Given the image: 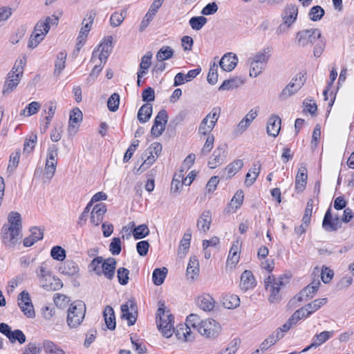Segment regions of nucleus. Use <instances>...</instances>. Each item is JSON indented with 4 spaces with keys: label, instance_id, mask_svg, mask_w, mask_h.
Wrapping results in <instances>:
<instances>
[{
    "label": "nucleus",
    "instance_id": "obj_31",
    "mask_svg": "<svg viewBox=\"0 0 354 354\" xmlns=\"http://www.w3.org/2000/svg\"><path fill=\"white\" fill-rule=\"evenodd\" d=\"M199 274V262L196 256L191 257L187 268V276L192 280Z\"/></svg>",
    "mask_w": 354,
    "mask_h": 354
},
{
    "label": "nucleus",
    "instance_id": "obj_42",
    "mask_svg": "<svg viewBox=\"0 0 354 354\" xmlns=\"http://www.w3.org/2000/svg\"><path fill=\"white\" fill-rule=\"evenodd\" d=\"M176 337L178 339H183L185 341H189L192 339L191 329L187 326L179 325L175 331Z\"/></svg>",
    "mask_w": 354,
    "mask_h": 354
},
{
    "label": "nucleus",
    "instance_id": "obj_61",
    "mask_svg": "<svg viewBox=\"0 0 354 354\" xmlns=\"http://www.w3.org/2000/svg\"><path fill=\"white\" fill-rule=\"evenodd\" d=\"M20 158V152L16 151L15 153H12L10 156L9 164L8 166V171L13 172L16 167L18 166Z\"/></svg>",
    "mask_w": 354,
    "mask_h": 354
},
{
    "label": "nucleus",
    "instance_id": "obj_2",
    "mask_svg": "<svg viewBox=\"0 0 354 354\" xmlns=\"http://www.w3.org/2000/svg\"><path fill=\"white\" fill-rule=\"evenodd\" d=\"M26 62L25 56L19 57L15 62L11 71L8 73L3 84L2 94L7 95L12 93L18 86L24 74Z\"/></svg>",
    "mask_w": 354,
    "mask_h": 354
},
{
    "label": "nucleus",
    "instance_id": "obj_33",
    "mask_svg": "<svg viewBox=\"0 0 354 354\" xmlns=\"http://www.w3.org/2000/svg\"><path fill=\"white\" fill-rule=\"evenodd\" d=\"M243 84V80L239 77H235L225 80L219 86V91H230L239 87Z\"/></svg>",
    "mask_w": 354,
    "mask_h": 354
},
{
    "label": "nucleus",
    "instance_id": "obj_46",
    "mask_svg": "<svg viewBox=\"0 0 354 354\" xmlns=\"http://www.w3.org/2000/svg\"><path fill=\"white\" fill-rule=\"evenodd\" d=\"M132 234L136 240L142 239L149 235V230L147 225L142 224L136 227Z\"/></svg>",
    "mask_w": 354,
    "mask_h": 354
},
{
    "label": "nucleus",
    "instance_id": "obj_7",
    "mask_svg": "<svg viewBox=\"0 0 354 354\" xmlns=\"http://www.w3.org/2000/svg\"><path fill=\"white\" fill-rule=\"evenodd\" d=\"M298 15V9L296 6L287 5L282 13L283 23L277 28L278 33H282L290 28L296 21Z\"/></svg>",
    "mask_w": 354,
    "mask_h": 354
},
{
    "label": "nucleus",
    "instance_id": "obj_24",
    "mask_svg": "<svg viewBox=\"0 0 354 354\" xmlns=\"http://www.w3.org/2000/svg\"><path fill=\"white\" fill-rule=\"evenodd\" d=\"M331 212L332 208L330 206L324 214L322 225L323 229L328 232H336L338 230V228L337 227L335 223L333 221Z\"/></svg>",
    "mask_w": 354,
    "mask_h": 354
},
{
    "label": "nucleus",
    "instance_id": "obj_35",
    "mask_svg": "<svg viewBox=\"0 0 354 354\" xmlns=\"http://www.w3.org/2000/svg\"><path fill=\"white\" fill-rule=\"evenodd\" d=\"M152 53L147 52L141 59V62L140 64V71L138 72L137 75L139 76V78H141L143 75L146 74L148 71L149 68L151 64V58H152Z\"/></svg>",
    "mask_w": 354,
    "mask_h": 354
},
{
    "label": "nucleus",
    "instance_id": "obj_27",
    "mask_svg": "<svg viewBox=\"0 0 354 354\" xmlns=\"http://www.w3.org/2000/svg\"><path fill=\"white\" fill-rule=\"evenodd\" d=\"M41 348L46 354H66L59 346L49 339H45L42 342Z\"/></svg>",
    "mask_w": 354,
    "mask_h": 354
},
{
    "label": "nucleus",
    "instance_id": "obj_44",
    "mask_svg": "<svg viewBox=\"0 0 354 354\" xmlns=\"http://www.w3.org/2000/svg\"><path fill=\"white\" fill-rule=\"evenodd\" d=\"M239 243L236 242V243H233L232 245L229 255L227 257V263L232 264L233 266L236 265L239 260Z\"/></svg>",
    "mask_w": 354,
    "mask_h": 354
},
{
    "label": "nucleus",
    "instance_id": "obj_37",
    "mask_svg": "<svg viewBox=\"0 0 354 354\" xmlns=\"http://www.w3.org/2000/svg\"><path fill=\"white\" fill-rule=\"evenodd\" d=\"M67 53L66 51H61L57 54V59L55 63V74L59 75L65 68Z\"/></svg>",
    "mask_w": 354,
    "mask_h": 354
},
{
    "label": "nucleus",
    "instance_id": "obj_10",
    "mask_svg": "<svg viewBox=\"0 0 354 354\" xmlns=\"http://www.w3.org/2000/svg\"><path fill=\"white\" fill-rule=\"evenodd\" d=\"M48 31L49 27H48L47 25L45 24L37 23L34 28V30L29 38L28 47L32 49L36 48L44 39Z\"/></svg>",
    "mask_w": 354,
    "mask_h": 354
},
{
    "label": "nucleus",
    "instance_id": "obj_59",
    "mask_svg": "<svg viewBox=\"0 0 354 354\" xmlns=\"http://www.w3.org/2000/svg\"><path fill=\"white\" fill-rule=\"evenodd\" d=\"M121 240L119 237H114L112 239L109 245V251L113 255H118L120 254L121 248Z\"/></svg>",
    "mask_w": 354,
    "mask_h": 354
},
{
    "label": "nucleus",
    "instance_id": "obj_54",
    "mask_svg": "<svg viewBox=\"0 0 354 354\" xmlns=\"http://www.w3.org/2000/svg\"><path fill=\"white\" fill-rule=\"evenodd\" d=\"M125 11L113 12L110 17L111 26L114 28L119 26L125 19Z\"/></svg>",
    "mask_w": 354,
    "mask_h": 354
},
{
    "label": "nucleus",
    "instance_id": "obj_47",
    "mask_svg": "<svg viewBox=\"0 0 354 354\" xmlns=\"http://www.w3.org/2000/svg\"><path fill=\"white\" fill-rule=\"evenodd\" d=\"M36 274L40 283L44 279L46 278L50 279L49 276L52 274V272L48 268L46 263L44 262L37 268Z\"/></svg>",
    "mask_w": 354,
    "mask_h": 354
},
{
    "label": "nucleus",
    "instance_id": "obj_22",
    "mask_svg": "<svg viewBox=\"0 0 354 354\" xmlns=\"http://www.w3.org/2000/svg\"><path fill=\"white\" fill-rule=\"evenodd\" d=\"M307 169L304 166H301L295 178V189L298 192L304 190L307 183Z\"/></svg>",
    "mask_w": 354,
    "mask_h": 354
},
{
    "label": "nucleus",
    "instance_id": "obj_19",
    "mask_svg": "<svg viewBox=\"0 0 354 354\" xmlns=\"http://www.w3.org/2000/svg\"><path fill=\"white\" fill-rule=\"evenodd\" d=\"M281 118L277 115H272L267 123L266 131L269 136L277 137L281 129Z\"/></svg>",
    "mask_w": 354,
    "mask_h": 354
},
{
    "label": "nucleus",
    "instance_id": "obj_51",
    "mask_svg": "<svg viewBox=\"0 0 354 354\" xmlns=\"http://www.w3.org/2000/svg\"><path fill=\"white\" fill-rule=\"evenodd\" d=\"M207 23V19L205 17H193L189 19V24L192 29L196 30H201Z\"/></svg>",
    "mask_w": 354,
    "mask_h": 354
},
{
    "label": "nucleus",
    "instance_id": "obj_13",
    "mask_svg": "<svg viewBox=\"0 0 354 354\" xmlns=\"http://www.w3.org/2000/svg\"><path fill=\"white\" fill-rule=\"evenodd\" d=\"M117 261L115 259L109 257L104 260L100 270V276L104 275L107 279L111 280L115 277Z\"/></svg>",
    "mask_w": 354,
    "mask_h": 354
},
{
    "label": "nucleus",
    "instance_id": "obj_43",
    "mask_svg": "<svg viewBox=\"0 0 354 354\" xmlns=\"http://www.w3.org/2000/svg\"><path fill=\"white\" fill-rule=\"evenodd\" d=\"M203 319H201V317L197 314H190L186 319L185 326H187L189 329L193 328L196 329L198 332L199 326H201Z\"/></svg>",
    "mask_w": 354,
    "mask_h": 354
},
{
    "label": "nucleus",
    "instance_id": "obj_20",
    "mask_svg": "<svg viewBox=\"0 0 354 354\" xmlns=\"http://www.w3.org/2000/svg\"><path fill=\"white\" fill-rule=\"evenodd\" d=\"M212 213L209 210L203 211L197 220L196 226L198 230L206 232L210 228Z\"/></svg>",
    "mask_w": 354,
    "mask_h": 354
},
{
    "label": "nucleus",
    "instance_id": "obj_15",
    "mask_svg": "<svg viewBox=\"0 0 354 354\" xmlns=\"http://www.w3.org/2000/svg\"><path fill=\"white\" fill-rule=\"evenodd\" d=\"M237 64L238 57L232 53H225L219 62L221 68L227 72L232 71L236 66Z\"/></svg>",
    "mask_w": 354,
    "mask_h": 354
},
{
    "label": "nucleus",
    "instance_id": "obj_5",
    "mask_svg": "<svg viewBox=\"0 0 354 354\" xmlns=\"http://www.w3.org/2000/svg\"><path fill=\"white\" fill-rule=\"evenodd\" d=\"M305 73H299L295 75L291 82L282 90L279 97L286 99L297 93L305 84Z\"/></svg>",
    "mask_w": 354,
    "mask_h": 354
},
{
    "label": "nucleus",
    "instance_id": "obj_55",
    "mask_svg": "<svg viewBox=\"0 0 354 354\" xmlns=\"http://www.w3.org/2000/svg\"><path fill=\"white\" fill-rule=\"evenodd\" d=\"M11 343L18 342L19 344H22L26 342V337L22 330L16 329L10 333V337L8 338Z\"/></svg>",
    "mask_w": 354,
    "mask_h": 354
},
{
    "label": "nucleus",
    "instance_id": "obj_26",
    "mask_svg": "<svg viewBox=\"0 0 354 354\" xmlns=\"http://www.w3.org/2000/svg\"><path fill=\"white\" fill-rule=\"evenodd\" d=\"M91 29V26L82 21V27L80 30L79 35L77 39L76 50L74 53H78L81 48L84 45L88 34Z\"/></svg>",
    "mask_w": 354,
    "mask_h": 354
},
{
    "label": "nucleus",
    "instance_id": "obj_12",
    "mask_svg": "<svg viewBox=\"0 0 354 354\" xmlns=\"http://www.w3.org/2000/svg\"><path fill=\"white\" fill-rule=\"evenodd\" d=\"M320 282L319 281H314L304 288H303L295 297L297 301H307L313 298L315 294L317 292Z\"/></svg>",
    "mask_w": 354,
    "mask_h": 354
},
{
    "label": "nucleus",
    "instance_id": "obj_25",
    "mask_svg": "<svg viewBox=\"0 0 354 354\" xmlns=\"http://www.w3.org/2000/svg\"><path fill=\"white\" fill-rule=\"evenodd\" d=\"M214 300L208 294H204L198 297L196 299L197 306L204 311H211L214 307Z\"/></svg>",
    "mask_w": 354,
    "mask_h": 354
},
{
    "label": "nucleus",
    "instance_id": "obj_16",
    "mask_svg": "<svg viewBox=\"0 0 354 354\" xmlns=\"http://www.w3.org/2000/svg\"><path fill=\"white\" fill-rule=\"evenodd\" d=\"M243 167V162L237 159L230 163L225 169H222L219 175L221 178H231Z\"/></svg>",
    "mask_w": 354,
    "mask_h": 354
},
{
    "label": "nucleus",
    "instance_id": "obj_6",
    "mask_svg": "<svg viewBox=\"0 0 354 354\" xmlns=\"http://www.w3.org/2000/svg\"><path fill=\"white\" fill-rule=\"evenodd\" d=\"M1 236L3 243L9 248H14L21 239V231L10 227H2Z\"/></svg>",
    "mask_w": 354,
    "mask_h": 354
},
{
    "label": "nucleus",
    "instance_id": "obj_40",
    "mask_svg": "<svg viewBox=\"0 0 354 354\" xmlns=\"http://www.w3.org/2000/svg\"><path fill=\"white\" fill-rule=\"evenodd\" d=\"M283 285L282 278L279 279V283H274L270 287V295L269 297V301L270 303L278 302L281 299L280 286Z\"/></svg>",
    "mask_w": 354,
    "mask_h": 354
},
{
    "label": "nucleus",
    "instance_id": "obj_50",
    "mask_svg": "<svg viewBox=\"0 0 354 354\" xmlns=\"http://www.w3.org/2000/svg\"><path fill=\"white\" fill-rule=\"evenodd\" d=\"M168 120V115L165 109L160 110L157 115L155 118L153 124L155 126H159L161 127V125H162V129H165V126Z\"/></svg>",
    "mask_w": 354,
    "mask_h": 354
},
{
    "label": "nucleus",
    "instance_id": "obj_52",
    "mask_svg": "<svg viewBox=\"0 0 354 354\" xmlns=\"http://www.w3.org/2000/svg\"><path fill=\"white\" fill-rule=\"evenodd\" d=\"M50 256L55 260L62 261L66 258V251L61 246L56 245L52 248Z\"/></svg>",
    "mask_w": 354,
    "mask_h": 354
},
{
    "label": "nucleus",
    "instance_id": "obj_41",
    "mask_svg": "<svg viewBox=\"0 0 354 354\" xmlns=\"http://www.w3.org/2000/svg\"><path fill=\"white\" fill-rule=\"evenodd\" d=\"M142 158L144 159V161L138 169V172L140 174L147 170L156 161L157 157L151 153L147 154L145 151L142 155Z\"/></svg>",
    "mask_w": 354,
    "mask_h": 354
},
{
    "label": "nucleus",
    "instance_id": "obj_28",
    "mask_svg": "<svg viewBox=\"0 0 354 354\" xmlns=\"http://www.w3.org/2000/svg\"><path fill=\"white\" fill-rule=\"evenodd\" d=\"M30 232V236L24 240V245L25 247H30L35 242L43 239L44 232L37 227H31Z\"/></svg>",
    "mask_w": 354,
    "mask_h": 354
},
{
    "label": "nucleus",
    "instance_id": "obj_4",
    "mask_svg": "<svg viewBox=\"0 0 354 354\" xmlns=\"http://www.w3.org/2000/svg\"><path fill=\"white\" fill-rule=\"evenodd\" d=\"M86 306L82 301L73 303L68 310L67 323L71 328H76L82 322Z\"/></svg>",
    "mask_w": 354,
    "mask_h": 354
},
{
    "label": "nucleus",
    "instance_id": "obj_45",
    "mask_svg": "<svg viewBox=\"0 0 354 354\" xmlns=\"http://www.w3.org/2000/svg\"><path fill=\"white\" fill-rule=\"evenodd\" d=\"M174 55L173 49L168 46H162L156 54L158 61H164L169 59Z\"/></svg>",
    "mask_w": 354,
    "mask_h": 354
},
{
    "label": "nucleus",
    "instance_id": "obj_3",
    "mask_svg": "<svg viewBox=\"0 0 354 354\" xmlns=\"http://www.w3.org/2000/svg\"><path fill=\"white\" fill-rule=\"evenodd\" d=\"M174 317L169 311L166 312L164 304H162L156 312V324L162 335L167 338L170 337L174 330Z\"/></svg>",
    "mask_w": 354,
    "mask_h": 354
},
{
    "label": "nucleus",
    "instance_id": "obj_39",
    "mask_svg": "<svg viewBox=\"0 0 354 354\" xmlns=\"http://www.w3.org/2000/svg\"><path fill=\"white\" fill-rule=\"evenodd\" d=\"M250 68V76L256 77L259 75L265 68V65L260 64L257 61L252 58H249L248 60Z\"/></svg>",
    "mask_w": 354,
    "mask_h": 354
},
{
    "label": "nucleus",
    "instance_id": "obj_38",
    "mask_svg": "<svg viewBox=\"0 0 354 354\" xmlns=\"http://www.w3.org/2000/svg\"><path fill=\"white\" fill-rule=\"evenodd\" d=\"M223 304L228 309L236 308L240 305V299L236 295H226L223 299Z\"/></svg>",
    "mask_w": 354,
    "mask_h": 354
},
{
    "label": "nucleus",
    "instance_id": "obj_8",
    "mask_svg": "<svg viewBox=\"0 0 354 354\" xmlns=\"http://www.w3.org/2000/svg\"><path fill=\"white\" fill-rule=\"evenodd\" d=\"M221 330V326L213 319H204L201 326H199L198 333L207 338L216 337Z\"/></svg>",
    "mask_w": 354,
    "mask_h": 354
},
{
    "label": "nucleus",
    "instance_id": "obj_34",
    "mask_svg": "<svg viewBox=\"0 0 354 354\" xmlns=\"http://www.w3.org/2000/svg\"><path fill=\"white\" fill-rule=\"evenodd\" d=\"M152 114L151 104L147 103L143 104L138 112V120L141 123L147 122L151 118Z\"/></svg>",
    "mask_w": 354,
    "mask_h": 354
},
{
    "label": "nucleus",
    "instance_id": "obj_64",
    "mask_svg": "<svg viewBox=\"0 0 354 354\" xmlns=\"http://www.w3.org/2000/svg\"><path fill=\"white\" fill-rule=\"evenodd\" d=\"M244 194L241 189L238 190L230 201L231 205H235V209H239L243 201Z\"/></svg>",
    "mask_w": 354,
    "mask_h": 354
},
{
    "label": "nucleus",
    "instance_id": "obj_58",
    "mask_svg": "<svg viewBox=\"0 0 354 354\" xmlns=\"http://www.w3.org/2000/svg\"><path fill=\"white\" fill-rule=\"evenodd\" d=\"M225 146H219L213 152L211 156L213 157L214 160H216L218 165H221L225 160Z\"/></svg>",
    "mask_w": 354,
    "mask_h": 354
},
{
    "label": "nucleus",
    "instance_id": "obj_62",
    "mask_svg": "<svg viewBox=\"0 0 354 354\" xmlns=\"http://www.w3.org/2000/svg\"><path fill=\"white\" fill-rule=\"evenodd\" d=\"M129 270L125 268H120L117 270V277L119 283L124 286L129 282Z\"/></svg>",
    "mask_w": 354,
    "mask_h": 354
},
{
    "label": "nucleus",
    "instance_id": "obj_11",
    "mask_svg": "<svg viewBox=\"0 0 354 354\" xmlns=\"http://www.w3.org/2000/svg\"><path fill=\"white\" fill-rule=\"evenodd\" d=\"M18 305L24 314L28 318H33L35 316L34 306L32 304L29 293L24 290L18 297Z\"/></svg>",
    "mask_w": 354,
    "mask_h": 354
},
{
    "label": "nucleus",
    "instance_id": "obj_1",
    "mask_svg": "<svg viewBox=\"0 0 354 354\" xmlns=\"http://www.w3.org/2000/svg\"><path fill=\"white\" fill-rule=\"evenodd\" d=\"M298 45L307 47L315 44L313 55L319 57L325 48L326 43L318 28H310L299 31L296 35Z\"/></svg>",
    "mask_w": 354,
    "mask_h": 354
},
{
    "label": "nucleus",
    "instance_id": "obj_49",
    "mask_svg": "<svg viewBox=\"0 0 354 354\" xmlns=\"http://www.w3.org/2000/svg\"><path fill=\"white\" fill-rule=\"evenodd\" d=\"M58 155V148L56 145H50L47 150V157L46 163L51 164L53 162V165L57 166V157Z\"/></svg>",
    "mask_w": 354,
    "mask_h": 354
},
{
    "label": "nucleus",
    "instance_id": "obj_30",
    "mask_svg": "<svg viewBox=\"0 0 354 354\" xmlns=\"http://www.w3.org/2000/svg\"><path fill=\"white\" fill-rule=\"evenodd\" d=\"M8 224H4L3 227H10L22 231V223L21 214L17 212H11L8 216Z\"/></svg>",
    "mask_w": 354,
    "mask_h": 354
},
{
    "label": "nucleus",
    "instance_id": "obj_14",
    "mask_svg": "<svg viewBox=\"0 0 354 354\" xmlns=\"http://www.w3.org/2000/svg\"><path fill=\"white\" fill-rule=\"evenodd\" d=\"M333 331H323L319 334L315 335L312 339V343L304 348L301 353H304L312 348H317L326 342L328 339H329L333 336Z\"/></svg>",
    "mask_w": 354,
    "mask_h": 354
},
{
    "label": "nucleus",
    "instance_id": "obj_18",
    "mask_svg": "<svg viewBox=\"0 0 354 354\" xmlns=\"http://www.w3.org/2000/svg\"><path fill=\"white\" fill-rule=\"evenodd\" d=\"M255 278L250 270H245L241 276L240 288L243 291L252 289L256 286Z\"/></svg>",
    "mask_w": 354,
    "mask_h": 354
},
{
    "label": "nucleus",
    "instance_id": "obj_57",
    "mask_svg": "<svg viewBox=\"0 0 354 354\" xmlns=\"http://www.w3.org/2000/svg\"><path fill=\"white\" fill-rule=\"evenodd\" d=\"M104 259L102 257H97L94 258L89 264V269L94 272L97 275L100 276V270Z\"/></svg>",
    "mask_w": 354,
    "mask_h": 354
},
{
    "label": "nucleus",
    "instance_id": "obj_23",
    "mask_svg": "<svg viewBox=\"0 0 354 354\" xmlns=\"http://www.w3.org/2000/svg\"><path fill=\"white\" fill-rule=\"evenodd\" d=\"M59 270L63 274L73 277L78 274L80 268L75 261L66 260L59 267Z\"/></svg>",
    "mask_w": 354,
    "mask_h": 354
},
{
    "label": "nucleus",
    "instance_id": "obj_63",
    "mask_svg": "<svg viewBox=\"0 0 354 354\" xmlns=\"http://www.w3.org/2000/svg\"><path fill=\"white\" fill-rule=\"evenodd\" d=\"M218 66L214 63L209 68L207 74V80L209 84L214 85L217 82L218 74H217Z\"/></svg>",
    "mask_w": 354,
    "mask_h": 354
},
{
    "label": "nucleus",
    "instance_id": "obj_36",
    "mask_svg": "<svg viewBox=\"0 0 354 354\" xmlns=\"http://www.w3.org/2000/svg\"><path fill=\"white\" fill-rule=\"evenodd\" d=\"M167 272L168 270L165 267L162 268H156L153 271L152 274L153 283L156 286H160L162 284L166 278Z\"/></svg>",
    "mask_w": 354,
    "mask_h": 354
},
{
    "label": "nucleus",
    "instance_id": "obj_9",
    "mask_svg": "<svg viewBox=\"0 0 354 354\" xmlns=\"http://www.w3.org/2000/svg\"><path fill=\"white\" fill-rule=\"evenodd\" d=\"M113 37L108 36L104 39V41L100 44L99 48H101V52L98 55L97 50H94L92 53L91 62H95V59L97 57L101 63H106L107 58L109 57L113 46Z\"/></svg>",
    "mask_w": 354,
    "mask_h": 354
},
{
    "label": "nucleus",
    "instance_id": "obj_21",
    "mask_svg": "<svg viewBox=\"0 0 354 354\" xmlns=\"http://www.w3.org/2000/svg\"><path fill=\"white\" fill-rule=\"evenodd\" d=\"M49 278H46L41 281V282L39 283L40 286L45 290L48 291H55L57 290H59L63 286V283L62 281L51 274L49 276Z\"/></svg>",
    "mask_w": 354,
    "mask_h": 354
},
{
    "label": "nucleus",
    "instance_id": "obj_56",
    "mask_svg": "<svg viewBox=\"0 0 354 354\" xmlns=\"http://www.w3.org/2000/svg\"><path fill=\"white\" fill-rule=\"evenodd\" d=\"M328 299L327 298H322L314 300L313 301L308 304L306 307L309 311V313L313 314L314 312L319 310L322 306L326 304Z\"/></svg>",
    "mask_w": 354,
    "mask_h": 354
},
{
    "label": "nucleus",
    "instance_id": "obj_53",
    "mask_svg": "<svg viewBox=\"0 0 354 354\" xmlns=\"http://www.w3.org/2000/svg\"><path fill=\"white\" fill-rule=\"evenodd\" d=\"M120 104V95L117 93H113L107 101V107L111 112H115L118 109Z\"/></svg>",
    "mask_w": 354,
    "mask_h": 354
},
{
    "label": "nucleus",
    "instance_id": "obj_60",
    "mask_svg": "<svg viewBox=\"0 0 354 354\" xmlns=\"http://www.w3.org/2000/svg\"><path fill=\"white\" fill-rule=\"evenodd\" d=\"M40 107L41 104L39 102L35 101L32 102L31 103L28 104V106H26V108L21 111V115H25L26 111H27V116L32 115L39 111Z\"/></svg>",
    "mask_w": 354,
    "mask_h": 354
},
{
    "label": "nucleus",
    "instance_id": "obj_29",
    "mask_svg": "<svg viewBox=\"0 0 354 354\" xmlns=\"http://www.w3.org/2000/svg\"><path fill=\"white\" fill-rule=\"evenodd\" d=\"M272 51V47L267 46L256 53L251 58L266 66L271 57Z\"/></svg>",
    "mask_w": 354,
    "mask_h": 354
},
{
    "label": "nucleus",
    "instance_id": "obj_48",
    "mask_svg": "<svg viewBox=\"0 0 354 354\" xmlns=\"http://www.w3.org/2000/svg\"><path fill=\"white\" fill-rule=\"evenodd\" d=\"M324 10L319 6H315L312 7L308 13V17L311 21H319L324 15Z\"/></svg>",
    "mask_w": 354,
    "mask_h": 354
},
{
    "label": "nucleus",
    "instance_id": "obj_17",
    "mask_svg": "<svg viewBox=\"0 0 354 354\" xmlns=\"http://www.w3.org/2000/svg\"><path fill=\"white\" fill-rule=\"evenodd\" d=\"M106 206L104 203L96 204L91 212V223L98 225L103 220L104 215L106 212Z\"/></svg>",
    "mask_w": 354,
    "mask_h": 354
},
{
    "label": "nucleus",
    "instance_id": "obj_32",
    "mask_svg": "<svg viewBox=\"0 0 354 354\" xmlns=\"http://www.w3.org/2000/svg\"><path fill=\"white\" fill-rule=\"evenodd\" d=\"M103 316L107 328L111 330H114L116 323L113 308L109 306H106L103 311Z\"/></svg>",
    "mask_w": 354,
    "mask_h": 354
}]
</instances>
